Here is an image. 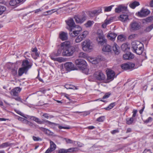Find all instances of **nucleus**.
<instances>
[{
  "instance_id": "nucleus-44",
  "label": "nucleus",
  "mask_w": 153,
  "mask_h": 153,
  "mask_svg": "<svg viewBox=\"0 0 153 153\" xmlns=\"http://www.w3.org/2000/svg\"><path fill=\"white\" fill-rule=\"evenodd\" d=\"M6 10V8L3 6H0V15L2 14Z\"/></svg>"
},
{
  "instance_id": "nucleus-21",
  "label": "nucleus",
  "mask_w": 153,
  "mask_h": 153,
  "mask_svg": "<svg viewBox=\"0 0 153 153\" xmlns=\"http://www.w3.org/2000/svg\"><path fill=\"white\" fill-rule=\"evenodd\" d=\"M127 9V7H126L120 5L115 8V11L116 13H119L121 12L126 11Z\"/></svg>"
},
{
  "instance_id": "nucleus-11",
  "label": "nucleus",
  "mask_w": 153,
  "mask_h": 153,
  "mask_svg": "<svg viewBox=\"0 0 153 153\" xmlns=\"http://www.w3.org/2000/svg\"><path fill=\"white\" fill-rule=\"evenodd\" d=\"M150 13V11L147 9L142 8L140 12L138 13V16L144 17L148 16Z\"/></svg>"
},
{
  "instance_id": "nucleus-40",
  "label": "nucleus",
  "mask_w": 153,
  "mask_h": 153,
  "mask_svg": "<svg viewBox=\"0 0 153 153\" xmlns=\"http://www.w3.org/2000/svg\"><path fill=\"white\" fill-rule=\"evenodd\" d=\"M83 39H83L82 37L81 36L79 35L76 39L75 40V42L76 43H79L81 42Z\"/></svg>"
},
{
  "instance_id": "nucleus-3",
  "label": "nucleus",
  "mask_w": 153,
  "mask_h": 153,
  "mask_svg": "<svg viewBox=\"0 0 153 153\" xmlns=\"http://www.w3.org/2000/svg\"><path fill=\"white\" fill-rule=\"evenodd\" d=\"M112 47L109 45H104L102 49V51L106 52H111V51ZM112 50L114 52L115 54L118 55L119 54L120 48L116 43H114L112 46Z\"/></svg>"
},
{
  "instance_id": "nucleus-10",
  "label": "nucleus",
  "mask_w": 153,
  "mask_h": 153,
  "mask_svg": "<svg viewBox=\"0 0 153 153\" xmlns=\"http://www.w3.org/2000/svg\"><path fill=\"white\" fill-rule=\"evenodd\" d=\"M97 41L99 44L103 45L106 43L107 39L105 38L103 34H100L97 39Z\"/></svg>"
},
{
  "instance_id": "nucleus-54",
  "label": "nucleus",
  "mask_w": 153,
  "mask_h": 153,
  "mask_svg": "<svg viewBox=\"0 0 153 153\" xmlns=\"http://www.w3.org/2000/svg\"><path fill=\"white\" fill-rule=\"evenodd\" d=\"M111 95V94L109 93H106L102 97V99H105L109 97Z\"/></svg>"
},
{
  "instance_id": "nucleus-4",
  "label": "nucleus",
  "mask_w": 153,
  "mask_h": 153,
  "mask_svg": "<svg viewBox=\"0 0 153 153\" xmlns=\"http://www.w3.org/2000/svg\"><path fill=\"white\" fill-rule=\"evenodd\" d=\"M62 54L63 56H69L73 55L74 53L78 51L79 48L77 45L66 47L63 49Z\"/></svg>"
},
{
  "instance_id": "nucleus-24",
  "label": "nucleus",
  "mask_w": 153,
  "mask_h": 153,
  "mask_svg": "<svg viewBox=\"0 0 153 153\" xmlns=\"http://www.w3.org/2000/svg\"><path fill=\"white\" fill-rule=\"evenodd\" d=\"M28 70L26 68H24L23 67L20 68L18 71L19 76H21L25 73L26 74Z\"/></svg>"
},
{
  "instance_id": "nucleus-14",
  "label": "nucleus",
  "mask_w": 153,
  "mask_h": 153,
  "mask_svg": "<svg viewBox=\"0 0 153 153\" xmlns=\"http://www.w3.org/2000/svg\"><path fill=\"white\" fill-rule=\"evenodd\" d=\"M61 49H59L57 51H54L52 53L50 56L52 59L54 60H58V59L59 58H54L53 57H56L59 56L62 52Z\"/></svg>"
},
{
  "instance_id": "nucleus-7",
  "label": "nucleus",
  "mask_w": 153,
  "mask_h": 153,
  "mask_svg": "<svg viewBox=\"0 0 153 153\" xmlns=\"http://www.w3.org/2000/svg\"><path fill=\"white\" fill-rule=\"evenodd\" d=\"M66 24L69 27V29L71 31H72L73 29L76 28L77 25L75 23L73 19L69 18L68 20L65 21Z\"/></svg>"
},
{
  "instance_id": "nucleus-25",
  "label": "nucleus",
  "mask_w": 153,
  "mask_h": 153,
  "mask_svg": "<svg viewBox=\"0 0 153 153\" xmlns=\"http://www.w3.org/2000/svg\"><path fill=\"white\" fill-rule=\"evenodd\" d=\"M61 49H64L66 47H69L70 46V42L67 41L62 43L61 44Z\"/></svg>"
},
{
  "instance_id": "nucleus-20",
  "label": "nucleus",
  "mask_w": 153,
  "mask_h": 153,
  "mask_svg": "<svg viewBox=\"0 0 153 153\" xmlns=\"http://www.w3.org/2000/svg\"><path fill=\"white\" fill-rule=\"evenodd\" d=\"M22 66H23V68H26L27 70H28L32 66V65L29 64V61L27 60H25L23 61Z\"/></svg>"
},
{
  "instance_id": "nucleus-31",
  "label": "nucleus",
  "mask_w": 153,
  "mask_h": 153,
  "mask_svg": "<svg viewBox=\"0 0 153 153\" xmlns=\"http://www.w3.org/2000/svg\"><path fill=\"white\" fill-rule=\"evenodd\" d=\"M94 23L93 21L88 20L84 24V26L87 28L91 27Z\"/></svg>"
},
{
  "instance_id": "nucleus-41",
  "label": "nucleus",
  "mask_w": 153,
  "mask_h": 153,
  "mask_svg": "<svg viewBox=\"0 0 153 153\" xmlns=\"http://www.w3.org/2000/svg\"><path fill=\"white\" fill-rule=\"evenodd\" d=\"M65 139L66 143L68 144H74L76 142V141L72 140L70 139L65 138Z\"/></svg>"
},
{
  "instance_id": "nucleus-49",
  "label": "nucleus",
  "mask_w": 153,
  "mask_h": 153,
  "mask_svg": "<svg viewBox=\"0 0 153 153\" xmlns=\"http://www.w3.org/2000/svg\"><path fill=\"white\" fill-rule=\"evenodd\" d=\"M67 149H61L58 150V153H67Z\"/></svg>"
},
{
  "instance_id": "nucleus-58",
  "label": "nucleus",
  "mask_w": 153,
  "mask_h": 153,
  "mask_svg": "<svg viewBox=\"0 0 153 153\" xmlns=\"http://www.w3.org/2000/svg\"><path fill=\"white\" fill-rule=\"evenodd\" d=\"M137 112V110L136 109H134L133 110L132 113H133V114L132 115V117L134 118V117H135L136 115Z\"/></svg>"
},
{
  "instance_id": "nucleus-37",
  "label": "nucleus",
  "mask_w": 153,
  "mask_h": 153,
  "mask_svg": "<svg viewBox=\"0 0 153 153\" xmlns=\"http://www.w3.org/2000/svg\"><path fill=\"white\" fill-rule=\"evenodd\" d=\"M114 6L113 5H111L108 7H104L103 8L104 9L105 12H109L111 11L113 7Z\"/></svg>"
},
{
  "instance_id": "nucleus-56",
  "label": "nucleus",
  "mask_w": 153,
  "mask_h": 153,
  "mask_svg": "<svg viewBox=\"0 0 153 153\" xmlns=\"http://www.w3.org/2000/svg\"><path fill=\"white\" fill-rule=\"evenodd\" d=\"M137 36L136 34H131L129 36L128 39H135Z\"/></svg>"
},
{
  "instance_id": "nucleus-47",
  "label": "nucleus",
  "mask_w": 153,
  "mask_h": 153,
  "mask_svg": "<svg viewBox=\"0 0 153 153\" xmlns=\"http://www.w3.org/2000/svg\"><path fill=\"white\" fill-rule=\"evenodd\" d=\"M105 119V117L104 116H102L99 117L96 120L99 122H102L104 121Z\"/></svg>"
},
{
  "instance_id": "nucleus-1",
  "label": "nucleus",
  "mask_w": 153,
  "mask_h": 153,
  "mask_svg": "<svg viewBox=\"0 0 153 153\" xmlns=\"http://www.w3.org/2000/svg\"><path fill=\"white\" fill-rule=\"evenodd\" d=\"M75 64L76 66L82 71V72L86 74H88L89 69L85 61L80 59H77L75 61Z\"/></svg>"
},
{
  "instance_id": "nucleus-51",
  "label": "nucleus",
  "mask_w": 153,
  "mask_h": 153,
  "mask_svg": "<svg viewBox=\"0 0 153 153\" xmlns=\"http://www.w3.org/2000/svg\"><path fill=\"white\" fill-rule=\"evenodd\" d=\"M35 56H34V55L33 54L32 55V57L34 59H36L39 56V53L37 51L36 52H35Z\"/></svg>"
},
{
  "instance_id": "nucleus-18",
  "label": "nucleus",
  "mask_w": 153,
  "mask_h": 153,
  "mask_svg": "<svg viewBox=\"0 0 153 153\" xmlns=\"http://www.w3.org/2000/svg\"><path fill=\"white\" fill-rule=\"evenodd\" d=\"M134 57V55L130 52L124 54L123 58L125 60L130 59H133Z\"/></svg>"
},
{
  "instance_id": "nucleus-61",
  "label": "nucleus",
  "mask_w": 153,
  "mask_h": 153,
  "mask_svg": "<svg viewBox=\"0 0 153 153\" xmlns=\"http://www.w3.org/2000/svg\"><path fill=\"white\" fill-rule=\"evenodd\" d=\"M79 149L77 147L73 148V153H76L77 152Z\"/></svg>"
},
{
  "instance_id": "nucleus-17",
  "label": "nucleus",
  "mask_w": 153,
  "mask_h": 153,
  "mask_svg": "<svg viewBox=\"0 0 153 153\" xmlns=\"http://www.w3.org/2000/svg\"><path fill=\"white\" fill-rule=\"evenodd\" d=\"M21 89L19 87H17L13 89L11 92V94L13 96L16 97L18 95V93L21 91Z\"/></svg>"
},
{
  "instance_id": "nucleus-55",
  "label": "nucleus",
  "mask_w": 153,
  "mask_h": 153,
  "mask_svg": "<svg viewBox=\"0 0 153 153\" xmlns=\"http://www.w3.org/2000/svg\"><path fill=\"white\" fill-rule=\"evenodd\" d=\"M152 118L151 117H149V118H148L147 119H146V120L144 122L145 123H147L152 122Z\"/></svg>"
},
{
  "instance_id": "nucleus-36",
  "label": "nucleus",
  "mask_w": 153,
  "mask_h": 153,
  "mask_svg": "<svg viewBox=\"0 0 153 153\" xmlns=\"http://www.w3.org/2000/svg\"><path fill=\"white\" fill-rule=\"evenodd\" d=\"M115 102H113L111 103L107 107L105 108L104 109L105 110H109L111 109H112L115 105Z\"/></svg>"
},
{
  "instance_id": "nucleus-42",
  "label": "nucleus",
  "mask_w": 153,
  "mask_h": 153,
  "mask_svg": "<svg viewBox=\"0 0 153 153\" xmlns=\"http://www.w3.org/2000/svg\"><path fill=\"white\" fill-rule=\"evenodd\" d=\"M153 28V24L149 26L146 27L144 31L146 32L150 31Z\"/></svg>"
},
{
  "instance_id": "nucleus-15",
  "label": "nucleus",
  "mask_w": 153,
  "mask_h": 153,
  "mask_svg": "<svg viewBox=\"0 0 153 153\" xmlns=\"http://www.w3.org/2000/svg\"><path fill=\"white\" fill-rule=\"evenodd\" d=\"M102 9L100 8L98 9L94 10L88 13V15L90 17L99 15V13L102 12Z\"/></svg>"
},
{
  "instance_id": "nucleus-29",
  "label": "nucleus",
  "mask_w": 153,
  "mask_h": 153,
  "mask_svg": "<svg viewBox=\"0 0 153 153\" xmlns=\"http://www.w3.org/2000/svg\"><path fill=\"white\" fill-rule=\"evenodd\" d=\"M139 5L140 4L139 2L134 1L130 3L129 5V6L132 9H134L136 7L139 6Z\"/></svg>"
},
{
  "instance_id": "nucleus-59",
  "label": "nucleus",
  "mask_w": 153,
  "mask_h": 153,
  "mask_svg": "<svg viewBox=\"0 0 153 153\" xmlns=\"http://www.w3.org/2000/svg\"><path fill=\"white\" fill-rule=\"evenodd\" d=\"M142 153H152V152L150 149H146Z\"/></svg>"
},
{
  "instance_id": "nucleus-2",
  "label": "nucleus",
  "mask_w": 153,
  "mask_h": 153,
  "mask_svg": "<svg viewBox=\"0 0 153 153\" xmlns=\"http://www.w3.org/2000/svg\"><path fill=\"white\" fill-rule=\"evenodd\" d=\"M132 51L137 54H141L143 51V45L138 41L133 42L131 43Z\"/></svg>"
},
{
  "instance_id": "nucleus-63",
  "label": "nucleus",
  "mask_w": 153,
  "mask_h": 153,
  "mask_svg": "<svg viewBox=\"0 0 153 153\" xmlns=\"http://www.w3.org/2000/svg\"><path fill=\"white\" fill-rule=\"evenodd\" d=\"M53 151L52 149L50 148H49L46 151L45 153H51Z\"/></svg>"
},
{
  "instance_id": "nucleus-50",
  "label": "nucleus",
  "mask_w": 153,
  "mask_h": 153,
  "mask_svg": "<svg viewBox=\"0 0 153 153\" xmlns=\"http://www.w3.org/2000/svg\"><path fill=\"white\" fill-rule=\"evenodd\" d=\"M57 11L55 9H53L51 10H49L47 11H46L47 13L49 15H51L53 13H54L55 12Z\"/></svg>"
},
{
  "instance_id": "nucleus-39",
  "label": "nucleus",
  "mask_w": 153,
  "mask_h": 153,
  "mask_svg": "<svg viewBox=\"0 0 153 153\" xmlns=\"http://www.w3.org/2000/svg\"><path fill=\"white\" fill-rule=\"evenodd\" d=\"M88 33L89 32L88 31L85 30L83 31L80 35L84 39L87 36L88 34Z\"/></svg>"
},
{
  "instance_id": "nucleus-16",
  "label": "nucleus",
  "mask_w": 153,
  "mask_h": 153,
  "mask_svg": "<svg viewBox=\"0 0 153 153\" xmlns=\"http://www.w3.org/2000/svg\"><path fill=\"white\" fill-rule=\"evenodd\" d=\"M59 38L62 41H65L68 39V33L64 32H61L59 35Z\"/></svg>"
},
{
  "instance_id": "nucleus-33",
  "label": "nucleus",
  "mask_w": 153,
  "mask_h": 153,
  "mask_svg": "<svg viewBox=\"0 0 153 153\" xmlns=\"http://www.w3.org/2000/svg\"><path fill=\"white\" fill-rule=\"evenodd\" d=\"M117 38L118 42H123L126 39V36L123 35H120L118 36Z\"/></svg>"
},
{
  "instance_id": "nucleus-9",
  "label": "nucleus",
  "mask_w": 153,
  "mask_h": 153,
  "mask_svg": "<svg viewBox=\"0 0 153 153\" xmlns=\"http://www.w3.org/2000/svg\"><path fill=\"white\" fill-rule=\"evenodd\" d=\"M82 46L84 51H89L90 50L91 44L89 40H86L84 41L82 43Z\"/></svg>"
},
{
  "instance_id": "nucleus-64",
  "label": "nucleus",
  "mask_w": 153,
  "mask_h": 153,
  "mask_svg": "<svg viewBox=\"0 0 153 153\" xmlns=\"http://www.w3.org/2000/svg\"><path fill=\"white\" fill-rule=\"evenodd\" d=\"M77 144L78 146L79 147H82L84 146V144L83 143H81L79 142H77Z\"/></svg>"
},
{
  "instance_id": "nucleus-23",
  "label": "nucleus",
  "mask_w": 153,
  "mask_h": 153,
  "mask_svg": "<svg viewBox=\"0 0 153 153\" xmlns=\"http://www.w3.org/2000/svg\"><path fill=\"white\" fill-rule=\"evenodd\" d=\"M96 77L98 80H103L105 78V76L104 74L102 72H99L97 74Z\"/></svg>"
},
{
  "instance_id": "nucleus-52",
  "label": "nucleus",
  "mask_w": 153,
  "mask_h": 153,
  "mask_svg": "<svg viewBox=\"0 0 153 153\" xmlns=\"http://www.w3.org/2000/svg\"><path fill=\"white\" fill-rule=\"evenodd\" d=\"M33 139L35 141H41L42 140V139L39 137H36L35 136H33Z\"/></svg>"
},
{
  "instance_id": "nucleus-28",
  "label": "nucleus",
  "mask_w": 153,
  "mask_h": 153,
  "mask_svg": "<svg viewBox=\"0 0 153 153\" xmlns=\"http://www.w3.org/2000/svg\"><path fill=\"white\" fill-rule=\"evenodd\" d=\"M30 117V119L35 121L38 124H44V122L39 120V119L36 117L34 116H29Z\"/></svg>"
},
{
  "instance_id": "nucleus-34",
  "label": "nucleus",
  "mask_w": 153,
  "mask_h": 153,
  "mask_svg": "<svg viewBox=\"0 0 153 153\" xmlns=\"http://www.w3.org/2000/svg\"><path fill=\"white\" fill-rule=\"evenodd\" d=\"M10 5L12 6H17L19 5L17 0H11L9 2Z\"/></svg>"
},
{
  "instance_id": "nucleus-6",
  "label": "nucleus",
  "mask_w": 153,
  "mask_h": 153,
  "mask_svg": "<svg viewBox=\"0 0 153 153\" xmlns=\"http://www.w3.org/2000/svg\"><path fill=\"white\" fill-rule=\"evenodd\" d=\"M86 15L84 13L82 15H77L74 16V19L77 23L81 24L83 23L87 19Z\"/></svg>"
},
{
  "instance_id": "nucleus-62",
  "label": "nucleus",
  "mask_w": 153,
  "mask_h": 153,
  "mask_svg": "<svg viewBox=\"0 0 153 153\" xmlns=\"http://www.w3.org/2000/svg\"><path fill=\"white\" fill-rule=\"evenodd\" d=\"M67 153H73V148H71L67 149Z\"/></svg>"
},
{
  "instance_id": "nucleus-53",
  "label": "nucleus",
  "mask_w": 153,
  "mask_h": 153,
  "mask_svg": "<svg viewBox=\"0 0 153 153\" xmlns=\"http://www.w3.org/2000/svg\"><path fill=\"white\" fill-rule=\"evenodd\" d=\"M57 126H58V128L59 129H61L62 128H64L65 129H70L71 128L69 126H68V127H63L59 125H57Z\"/></svg>"
},
{
  "instance_id": "nucleus-5",
  "label": "nucleus",
  "mask_w": 153,
  "mask_h": 153,
  "mask_svg": "<svg viewBox=\"0 0 153 153\" xmlns=\"http://www.w3.org/2000/svg\"><path fill=\"white\" fill-rule=\"evenodd\" d=\"M130 30L131 32L139 30L141 27L140 23L135 21H133L129 25Z\"/></svg>"
},
{
  "instance_id": "nucleus-46",
  "label": "nucleus",
  "mask_w": 153,
  "mask_h": 153,
  "mask_svg": "<svg viewBox=\"0 0 153 153\" xmlns=\"http://www.w3.org/2000/svg\"><path fill=\"white\" fill-rule=\"evenodd\" d=\"M134 120V118L131 117L130 118L129 120H126V123L128 125L131 124L133 123Z\"/></svg>"
},
{
  "instance_id": "nucleus-38",
  "label": "nucleus",
  "mask_w": 153,
  "mask_h": 153,
  "mask_svg": "<svg viewBox=\"0 0 153 153\" xmlns=\"http://www.w3.org/2000/svg\"><path fill=\"white\" fill-rule=\"evenodd\" d=\"M50 148L53 150H55L56 148V146L53 142L50 140Z\"/></svg>"
},
{
  "instance_id": "nucleus-26",
  "label": "nucleus",
  "mask_w": 153,
  "mask_h": 153,
  "mask_svg": "<svg viewBox=\"0 0 153 153\" xmlns=\"http://www.w3.org/2000/svg\"><path fill=\"white\" fill-rule=\"evenodd\" d=\"M76 27L78 28V30H76L74 31H73V33L74 34V35H72L73 37H74L78 35L80 33V32L82 30V28L78 25H77L76 26Z\"/></svg>"
},
{
  "instance_id": "nucleus-13",
  "label": "nucleus",
  "mask_w": 153,
  "mask_h": 153,
  "mask_svg": "<svg viewBox=\"0 0 153 153\" xmlns=\"http://www.w3.org/2000/svg\"><path fill=\"white\" fill-rule=\"evenodd\" d=\"M64 66L66 70L67 71H70L75 69L74 65L71 62H67L65 63L64 64Z\"/></svg>"
},
{
  "instance_id": "nucleus-32",
  "label": "nucleus",
  "mask_w": 153,
  "mask_h": 153,
  "mask_svg": "<svg viewBox=\"0 0 153 153\" xmlns=\"http://www.w3.org/2000/svg\"><path fill=\"white\" fill-rule=\"evenodd\" d=\"M43 121L44 122V123H46V124L51 125L52 126L54 127L59 125V124H57L51 122L48 120H44Z\"/></svg>"
},
{
  "instance_id": "nucleus-19",
  "label": "nucleus",
  "mask_w": 153,
  "mask_h": 153,
  "mask_svg": "<svg viewBox=\"0 0 153 153\" xmlns=\"http://www.w3.org/2000/svg\"><path fill=\"white\" fill-rule=\"evenodd\" d=\"M39 128L48 135L53 136V133L52 132L47 128L42 127H39Z\"/></svg>"
},
{
  "instance_id": "nucleus-60",
  "label": "nucleus",
  "mask_w": 153,
  "mask_h": 153,
  "mask_svg": "<svg viewBox=\"0 0 153 153\" xmlns=\"http://www.w3.org/2000/svg\"><path fill=\"white\" fill-rule=\"evenodd\" d=\"M119 132V131L118 129L114 130L111 131V133L113 134H114L115 133H118Z\"/></svg>"
},
{
  "instance_id": "nucleus-12",
  "label": "nucleus",
  "mask_w": 153,
  "mask_h": 153,
  "mask_svg": "<svg viewBox=\"0 0 153 153\" xmlns=\"http://www.w3.org/2000/svg\"><path fill=\"white\" fill-rule=\"evenodd\" d=\"M106 74L107 76V80H113L115 76V73L114 71L108 69L106 70Z\"/></svg>"
},
{
  "instance_id": "nucleus-30",
  "label": "nucleus",
  "mask_w": 153,
  "mask_h": 153,
  "mask_svg": "<svg viewBox=\"0 0 153 153\" xmlns=\"http://www.w3.org/2000/svg\"><path fill=\"white\" fill-rule=\"evenodd\" d=\"M12 144L10 143L9 142H6L3 143L0 145V149H3L6 147L10 146Z\"/></svg>"
},
{
  "instance_id": "nucleus-43",
  "label": "nucleus",
  "mask_w": 153,
  "mask_h": 153,
  "mask_svg": "<svg viewBox=\"0 0 153 153\" xmlns=\"http://www.w3.org/2000/svg\"><path fill=\"white\" fill-rule=\"evenodd\" d=\"M65 87L67 89H74L75 87L73 85L69 84H66L65 85Z\"/></svg>"
},
{
  "instance_id": "nucleus-8",
  "label": "nucleus",
  "mask_w": 153,
  "mask_h": 153,
  "mask_svg": "<svg viewBox=\"0 0 153 153\" xmlns=\"http://www.w3.org/2000/svg\"><path fill=\"white\" fill-rule=\"evenodd\" d=\"M135 66L134 64L132 63H127L121 65L122 69L124 70H132Z\"/></svg>"
},
{
  "instance_id": "nucleus-48",
  "label": "nucleus",
  "mask_w": 153,
  "mask_h": 153,
  "mask_svg": "<svg viewBox=\"0 0 153 153\" xmlns=\"http://www.w3.org/2000/svg\"><path fill=\"white\" fill-rule=\"evenodd\" d=\"M127 45L126 43L123 44L121 46L122 49L123 51H125L127 49Z\"/></svg>"
},
{
  "instance_id": "nucleus-22",
  "label": "nucleus",
  "mask_w": 153,
  "mask_h": 153,
  "mask_svg": "<svg viewBox=\"0 0 153 153\" xmlns=\"http://www.w3.org/2000/svg\"><path fill=\"white\" fill-rule=\"evenodd\" d=\"M117 36L116 34L111 32H109L107 35V37L109 39L112 41L114 40Z\"/></svg>"
},
{
  "instance_id": "nucleus-45",
  "label": "nucleus",
  "mask_w": 153,
  "mask_h": 153,
  "mask_svg": "<svg viewBox=\"0 0 153 153\" xmlns=\"http://www.w3.org/2000/svg\"><path fill=\"white\" fill-rule=\"evenodd\" d=\"M79 57L85 58L87 57V54L86 53L83 52H80L79 54Z\"/></svg>"
},
{
  "instance_id": "nucleus-27",
  "label": "nucleus",
  "mask_w": 153,
  "mask_h": 153,
  "mask_svg": "<svg viewBox=\"0 0 153 153\" xmlns=\"http://www.w3.org/2000/svg\"><path fill=\"white\" fill-rule=\"evenodd\" d=\"M128 16L127 15H121L119 17V19L122 22H125L128 19Z\"/></svg>"
},
{
  "instance_id": "nucleus-35",
  "label": "nucleus",
  "mask_w": 153,
  "mask_h": 153,
  "mask_svg": "<svg viewBox=\"0 0 153 153\" xmlns=\"http://www.w3.org/2000/svg\"><path fill=\"white\" fill-rule=\"evenodd\" d=\"M152 20H153V16H149L146 19H143V23H144V21H145L146 22H151Z\"/></svg>"
},
{
  "instance_id": "nucleus-57",
  "label": "nucleus",
  "mask_w": 153,
  "mask_h": 153,
  "mask_svg": "<svg viewBox=\"0 0 153 153\" xmlns=\"http://www.w3.org/2000/svg\"><path fill=\"white\" fill-rule=\"evenodd\" d=\"M110 20H109L107 21H105V24H102V27L103 28H105L106 27V25L108 24L110 22Z\"/></svg>"
}]
</instances>
